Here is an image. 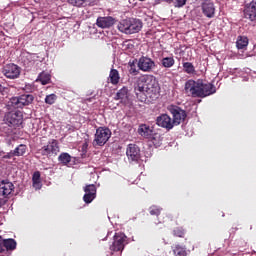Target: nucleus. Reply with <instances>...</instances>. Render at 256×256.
<instances>
[{"label": "nucleus", "mask_w": 256, "mask_h": 256, "mask_svg": "<svg viewBox=\"0 0 256 256\" xmlns=\"http://www.w3.org/2000/svg\"><path fill=\"white\" fill-rule=\"evenodd\" d=\"M201 93L202 95H200V98L204 99V97H209V95L217 93V89L215 88V85L204 83L203 80H201Z\"/></svg>", "instance_id": "19"}, {"label": "nucleus", "mask_w": 256, "mask_h": 256, "mask_svg": "<svg viewBox=\"0 0 256 256\" xmlns=\"http://www.w3.org/2000/svg\"><path fill=\"white\" fill-rule=\"evenodd\" d=\"M14 155L15 157H23L25 153H27V145L25 144H20L18 147H16L14 150Z\"/></svg>", "instance_id": "29"}, {"label": "nucleus", "mask_w": 256, "mask_h": 256, "mask_svg": "<svg viewBox=\"0 0 256 256\" xmlns=\"http://www.w3.org/2000/svg\"><path fill=\"white\" fill-rule=\"evenodd\" d=\"M249 45V39L245 36H239L236 41L237 49H245Z\"/></svg>", "instance_id": "28"}, {"label": "nucleus", "mask_w": 256, "mask_h": 256, "mask_svg": "<svg viewBox=\"0 0 256 256\" xmlns=\"http://www.w3.org/2000/svg\"><path fill=\"white\" fill-rule=\"evenodd\" d=\"M137 67L144 73H151L155 69V61L147 56H142L138 59Z\"/></svg>", "instance_id": "10"}, {"label": "nucleus", "mask_w": 256, "mask_h": 256, "mask_svg": "<svg viewBox=\"0 0 256 256\" xmlns=\"http://www.w3.org/2000/svg\"><path fill=\"white\" fill-rule=\"evenodd\" d=\"M2 73L7 77V79H17L21 75V70L19 66L15 64H7L4 66Z\"/></svg>", "instance_id": "13"}, {"label": "nucleus", "mask_w": 256, "mask_h": 256, "mask_svg": "<svg viewBox=\"0 0 256 256\" xmlns=\"http://www.w3.org/2000/svg\"><path fill=\"white\" fill-rule=\"evenodd\" d=\"M111 130L107 127H99L96 130L94 140H93V145L94 147H103L109 139H111Z\"/></svg>", "instance_id": "5"}, {"label": "nucleus", "mask_w": 256, "mask_h": 256, "mask_svg": "<svg viewBox=\"0 0 256 256\" xmlns=\"http://www.w3.org/2000/svg\"><path fill=\"white\" fill-rule=\"evenodd\" d=\"M244 17L249 21H256V0H252L244 7Z\"/></svg>", "instance_id": "16"}, {"label": "nucleus", "mask_w": 256, "mask_h": 256, "mask_svg": "<svg viewBox=\"0 0 256 256\" xmlns=\"http://www.w3.org/2000/svg\"><path fill=\"white\" fill-rule=\"evenodd\" d=\"M14 190L15 185H13V182H9V180H2L0 182V195L2 197H9Z\"/></svg>", "instance_id": "17"}, {"label": "nucleus", "mask_w": 256, "mask_h": 256, "mask_svg": "<svg viewBox=\"0 0 256 256\" xmlns=\"http://www.w3.org/2000/svg\"><path fill=\"white\" fill-rule=\"evenodd\" d=\"M129 161H138L141 159V149L136 144H129L126 150Z\"/></svg>", "instance_id": "14"}, {"label": "nucleus", "mask_w": 256, "mask_h": 256, "mask_svg": "<svg viewBox=\"0 0 256 256\" xmlns=\"http://www.w3.org/2000/svg\"><path fill=\"white\" fill-rule=\"evenodd\" d=\"M32 182H33V187H37V185H39V183H41V172L40 171L34 172V174L32 176Z\"/></svg>", "instance_id": "34"}, {"label": "nucleus", "mask_w": 256, "mask_h": 256, "mask_svg": "<svg viewBox=\"0 0 256 256\" xmlns=\"http://www.w3.org/2000/svg\"><path fill=\"white\" fill-rule=\"evenodd\" d=\"M35 101V97L31 94H22L18 97H12L10 99V105L14 109H23V107H27L31 105Z\"/></svg>", "instance_id": "6"}, {"label": "nucleus", "mask_w": 256, "mask_h": 256, "mask_svg": "<svg viewBox=\"0 0 256 256\" xmlns=\"http://www.w3.org/2000/svg\"><path fill=\"white\" fill-rule=\"evenodd\" d=\"M139 1H145V0H139Z\"/></svg>", "instance_id": "47"}, {"label": "nucleus", "mask_w": 256, "mask_h": 256, "mask_svg": "<svg viewBox=\"0 0 256 256\" xmlns=\"http://www.w3.org/2000/svg\"><path fill=\"white\" fill-rule=\"evenodd\" d=\"M178 218H179V213L176 214V219H178Z\"/></svg>", "instance_id": "46"}, {"label": "nucleus", "mask_w": 256, "mask_h": 256, "mask_svg": "<svg viewBox=\"0 0 256 256\" xmlns=\"http://www.w3.org/2000/svg\"><path fill=\"white\" fill-rule=\"evenodd\" d=\"M156 125L158 127H162L163 129H167V131H171L173 127H175V123H173V118L168 114H161L156 119Z\"/></svg>", "instance_id": "11"}, {"label": "nucleus", "mask_w": 256, "mask_h": 256, "mask_svg": "<svg viewBox=\"0 0 256 256\" xmlns=\"http://www.w3.org/2000/svg\"><path fill=\"white\" fill-rule=\"evenodd\" d=\"M184 73H187V75H195L197 71L195 70V66L191 62H184L182 64Z\"/></svg>", "instance_id": "24"}, {"label": "nucleus", "mask_w": 256, "mask_h": 256, "mask_svg": "<svg viewBox=\"0 0 256 256\" xmlns=\"http://www.w3.org/2000/svg\"><path fill=\"white\" fill-rule=\"evenodd\" d=\"M69 5L73 7H93L97 4V0H67Z\"/></svg>", "instance_id": "20"}, {"label": "nucleus", "mask_w": 256, "mask_h": 256, "mask_svg": "<svg viewBox=\"0 0 256 256\" xmlns=\"http://www.w3.org/2000/svg\"><path fill=\"white\" fill-rule=\"evenodd\" d=\"M12 157H15V152H13V151L7 153V154L4 155L2 158H3V159H11Z\"/></svg>", "instance_id": "42"}, {"label": "nucleus", "mask_w": 256, "mask_h": 256, "mask_svg": "<svg viewBox=\"0 0 256 256\" xmlns=\"http://www.w3.org/2000/svg\"><path fill=\"white\" fill-rule=\"evenodd\" d=\"M134 91L138 99L140 95H145L140 101H157L161 95V86L155 76L142 75L138 78Z\"/></svg>", "instance_id": "1"}, {"label": "nucleus", "mask_w": 256, "mask_h": 256, "mask_svg": "<svg viewBox=\"0 0 256 256\" xmlns=\"http://www.w3.org/2000/svg\"><path fill=\"white\" fill-rule=\"evenodd\" d=\"M113 239L114 241L110 245L111 255L119 251L122 252L125 249V245H127V236L121 232L115 233Z\"/></svg>", "instance_id": "8"}, {"label": "nucleus", "mask_w": 256, "mask_h": 256, "mask_svg": "<svg viewBox=\"0 0 256 256\" xmlns=\"http://www.w3.org/2000/svg\"><path fill=\"white\" fill-rule=\"evenodd\" d=\"M0 207H3V202L0 201Z\"/></svg>", "instance_id": "45"}, {"label": "nucleus", "mask_w": 256, "mask_h": 256, "mask_svg": "<svg viewBox=\"0 0 256 256\" xmlns=\"http://www.w3.org/2000/svg\"><path fill=\"white\" fill-rule=\"evenodd\" d=\"M172 235L174 237H180L181 239H183L185 237V230L183 227H176L173 229Z\"/></svg>", "instance_id": "33"}, {"label": "nucleus", "mask_w": 256, "mask_h": 256, "mask_svg": "<svg viewBox=\"0 0 256 256\" xmlns=\"http://www.w3.org/2000/svg\"><path fill=\"white\" fill-rule=\"evenodd\" d=\"M57 101V95L55 94H49L45 98V103L47 105H53Z\"/></svg>", "instance_id": "35"}, {"label": "nucleus", "mask_w": 256, "mask_h": 256, "mask_svg": "<svg viewBox=\"0 0 256 256\" xmlns=\"http://www.w3.org/2000/svg\"><path fill=\"white\" fill-rule=\"evenodd\" d=\"M109 78L112 85H117L119 83V79H121L119 71L117 69H112L110 71Z\"/></svg>", "instance_id": "27"}, {"label": "nucleus", "mask_w": 256, "mask_h": 256, "mask_svg": "<svg viewBox=\"0 0 256 256\" xmlns=\"http://www.w3.org/2000/svg\"><path fill=\"white\" fill-rule=\"evenodd\" d=\"M127 99H129V89L127 87H123L116 93L115 100L127 101Z\"/></svg>", "instance_id": "22"}, {"label": "nucleus", "mask_w": 256, "mask_h": 256, "mask_svg": "<svg viewBox=\"0 0 256 256\" xmlns=\"http://www.w3.org/2000/svg\"><path fill=\"white\" fill-rule=\"evenodd\" d=\"M38 153L42 155V157L57 156V153H59V141L51 139L46 145L38 149Z\"/></svg>", "instance_id": "7"}, {"label": "nucleus", "mask_w": 256, "mask_h": 256, "mask_svg": "<svg viewBox=\"0 0 256 256\" xmlns=\"http://www.w3.org/2000/svg\"><path fill=\"white\" fill-rule=\"evenodd\" d=\"M58 161L62 163V165H69L71 161V155L67 152H63L58 156Z\"/></svg>", "instance_id": "31"}, {"label": "nucleus", "mask_w": 256, "mask_h": 256, "mask_svg": "<svg viewBox=\"0 0 256 256\" xmlns=\"http://www.w3.org/2000/svg\"><path fill=\"white\" fill-rule=\"evenodd\" d=\"M201 79L195 81V80H188L185 83V91L186 93H190L192 97H200L203 94L201 92Z\"/></svg>", "instance_id": "9"}, {"label": "nucleus", "mask_w": 256, "mask_h": 256, "mask_svg": "<svg viewBox=\"0 0 256 256\" xmlns=\"http://www.w3.org/2000/svg\"><path fill=\"white\" fill-rule=\"evenodd\" d=\"M161 211H163V208L159 206L152 205L149 207V213L154 217H159L161 215Z\"/></svg>", "instance_id": "32"}, {"label": "nucleus", "mask_w": 256, "mask_h": 256, "mask_svg": "<svg viewBox=\"0 0 256 256\" xmlns=\"http://www.w3.org/2000/svg\"><path fill=\"white\" fill-rule=\"evenodd\" d=\"M38 81H40L42 85H49V83H51V74L47 72L40 73L38 76Z\"/></svg>", "instance_id": "26"}, {"label": "nucleus", "mask_w": 256, "mask_h": 256, "mask_svg": "<svg viewBox=\"0 0 256 256\" xmlns=\"http://www.w3.org/2000/svg\"><path fill=\"white\" fill-rule=\"evenodd\" d=\"M167 111L172 115V121L175 127H177V125H181L185 119H187V112L177 105L171 104L167 106Z\"/></svg>", "instance_id": "4"}, {"label": "nucleus", "mask_w": 256, "mask_h": 256, "mask_svg": "<svg viewBox=\"0 0 256 256\" xmlns=\"http://www.w3.org/2000/svg\"><path fill=\"white\" fill-rule=\"evenodd\" d=\"M15 249H17V242L15 239H4V253L5 251H15Z\"/></svg>", "instance_id": "23"}, {"label": "nucleus", "mask_w": 256, "mask_h": 256, "mask_svg": "<svg viewBox=\"0 0 256 256\" xmlns=\"http://www.w3.org/2000/svg\"><path fill=\"white\" fill-rule=\"evenodd\" d=\"M89 148V141L85 140V142L82 145V151L87 153V149Z\"/></svg>", "instance_id": "43"}, {"label": "nucleus", "mask_w": 256, "mask_h": 256, "mask_svg": "<svg viewBox=\"0 0 256 256\" xmlns=\"http://www.w3.org/2000/svg\"><path fill=\"white\" fill-rule=\"evenodd\" d=\"M5 119L6 126L3 127V131L6 133V135H13L15 128L23 124V112H10L5 116Z\"/></svg>", "instance_id": "3"}, {"label": "nucleus", "mask_w": 256, "mask_h": 256, "mask_svg": "<svg viewBox=\"0 0 256 256\" xmlns=\"http://www.w3.org/2000/svg\"><path fill=\"white\" fill-rule=\"evenodd\" d=\"M7 93H9V88L0 84V95L2 97H5V95H7Z\"/></svg>", "instance_id": "40"}, {"label": "nucleus", "mask_w": 256, "mask_h": 256, "mask_svg": "<svg viewBox=\"0 0 256 256\" xmlns=\"http://www.w3.org/2000/svg\"><path fill=\"white\" fill-rule=\"evenodd\" d=\"M138 133L141 137H145V139H151L153 137V127L147 124H140Z\"/></svg>", "instance_id": "21"}, {"label": "nucleus", "mask_w": 256, "mask_h": 256, "mask_svg": "<svg viewBox=\"0 0 256 256\" xmlns=\"http://www.w3.org/2000/svg\"><path fill=\"white\" fill-rule=\"evenodd\" d=\"M171 221H174L173 214H164L163 220L159 221V223H169Z\"/></svg>", "instance_id": "37"}, {"label": "nucleus", "mask_w": 256, "mask_h": 256, "mask_svg": "<svg viewBox=\"0 0 256 256\" xmlns=\"http://www.w3.org/2000/svg\"><path fill=\"white\" fill-rule=\"evenodd\" d=\"M129 67L130 75H139V70L137 69L135 62H129Z\"/></svg>", "instance_id": "36"}, {"label": "nucleus", "mask_w": 256, "mask_h": 256, "mask_svg": "<svg viewBox=\"0 0 256 256\" xmlns=\"http://www.w3.org/2000/svg\"><path fill=\"white\" fill-rule=\"evenodd\" d=\"M187 5V0H174V7L181 8Z\"/></svg>", "instance_id": "38"}, {"label": "nucleus", "mask_w": 256, "mask_h": 256, "mask_svg": "<svg viewBox=\"0 0 256 256\" xmlns=\"http://www.w3.org/2000/svg\"><path fill=\"white\" fill-rule=\"evenodd\" d=\"M162 67L166 69H171L173 65H175V58L173 57H165L161 60Z\"/></svg>", "instance_id": "30"}, {"label": "nucleus", "mask_w": 256, "mask_h": 256, "mask_svg": "<svg viewBox=\"0 0 256 256\" xmlns=\"http://www.w3.org/2000/svg\"><path fill=\"white\" fill-rule=\"evenodd\" d=\"M23 91H25V93H33V91H35V86L33 84H26L23 87Z\"/></svg>", "instance_id": "39"}, {"label": "nucleus", "mask_w": 256, "mask_h": 256, "mask_svg": "<svg viewBox=\"0 0 256 256\" xmlns=\"http://www.w3.org/2000/svg\"><path fill=\"white\" fill-rule=\"evenodd\" d=\"M117 29L125 35H133L143 29V21L137 18H126L118 23Z\"/></svg>", "instance_id": "2"}, {"label": "nucleus", "mask_w": 256, "mask_h": 256, "mask_svg": "<svg viewBox=\"0 0 256 256\" xmlns=\"http://www.w3.org/2000/svg\"><path fill=\"white\" fill-rule=\"evenodd\" d=\"M4 244H5V239H3L2 236H0V253H4Z\"/></svg>", "instance_id": "41"}, {"label": "nucleus", "mask_w": 256, "mask_h": 256, "mask_svg": "<svg viewBox=\"0 0 256 256\" xmlns=\"http://www.w3.org/2000/svg\"><path fill=\"white\" fill-rule=\"evenodd\" d=\"M96 25L97 27H100V29H109V27H113V25H115V18L111 16L98 17Z\"/></svg>", "instance_id": "18"}, {"label": "nucleus", "mask_w": 256, "mask_h": 256, "mask_svg": "<svg viewBox=\"0 0 256 256\" xmlns=\"http://www.w3.org/2000/svg\"><path fill=\"white\" fill-rule=\"evenodd\" d=\"M172 251L174 256H187V248L185 246L177 244L172 248Z\"/></svg>", "instance_id": "25"}, {"label": "nucleus", "mask_w": 256, "mask_h": 256, "mask_svg": "<svg viewBox=\"0 0 256 256\" xmlns=\"http://www.w3.org/2000/svg\"><path fill=\"white\" fill-rule=\"evenodd\" d=\"M84 193V203H93L94 199L97 197V187L95 186V184L86 185L84 188Z\"/></svg>", "instance_id": "12"}, {"label": "nucleus", "mask_w": 256, "mask_h": 256, "mask_svg": "<svg viewBox=\"0 0 256 256\" xmlns=\"http://www.w3.org/2000/svg\"><path fill=\"white\" fill-rule=\"evenodd\" d=\"M93 100V98H87L86 101L91 102Z\"/></svg>", "instance_id": "44"}, {"label": "nucleus", "mask_w": 256, "mask_h": 256, "mask_svg": "<svg viewBox=\"0 0 256 256\" xmlns=\"http://www.w3.org/2000/svg\"><path fill=\"white\" fill-rule=\"evenodd\" d=\"M201 9L203 15L208 17V19H213V17H215V4L211 0H205L201 4Z\"/></svg>", "instance_id": "15"}]
</instances>
